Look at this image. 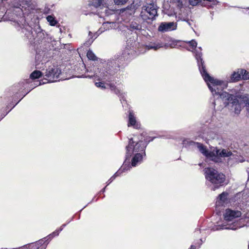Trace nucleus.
<instances>
[{
    "mask_svg": "<svg viewBox=\"0 0 249 249\" xmlns=\"http://www.w3.org/2000/svg\"><path fill=\"white\" fill-rule=\"evenodd\" d=\"M87 56L89 59L95 61L97 60V57L96 56L95 54L90 50H89L87 53Z\"/></svg>",
    "mask_w": 249,
    "mask_h": 249,
    "instance_id": "5701e85b",
    "label": "nucleus"
},
{
    "mask_svg": "<svg viewBox=\"0 0 249 249\" xmlns=\"http://www.w3.org/2000/svg\"><path fill=\"white\" fill-rule=\"evenodd\" d=\"M66 226V224H63L58 229L56 230L52 234L49 235V238H52L55 236L58 235L59 232L63 230V228Z\"/></svg>",
    "mask_w": 249,
    "mask_h": 249,
    "instance_id": "412c9836",
    "label": "nucleus"
},
{
    "mask_svg": "<svg viewBox=\"0 0 249 249\" xmlns=\"http://www.w3.org/2000/svg\"><path fill=\"white\" fill-rule=\"evenodd\" d=\"M42 75V73L40 71L36 70L31 73L30 77L32 79H36L40 78Z\"/></svg>",
    "mask_w": 249,
    "mask_h": 249,
    "instance_id": "a211bd4d",
    "label": "nucleus"
},
{
    "mask_svg": "<svg viewBox=\"0 0 249 249\" xmlns=\"http://www.w3.org/2000/svg\"><path fill=\"white\" fill-rule=\"evenodd\" d=\"M240 73H241V78L244 80H248L249 79V72L244 69H240Z\"/></svg>",
    "mask_w": 249,
    "mask_h": 249,
    "instance_id": "b1692460",
    "label": "nucleus"
},
{
    "mask_svg": "<svg viewBox=\"0 0 249 249\" xmlns=\"http://www.w3.org/2000/svg\"><path fill=\"white\" fill-rule=\"evenodd\" d=\"M93 40L92 39V38H91V39H89L88 41H87L85 44L87 45H90L91 43H92Z\"/></svg>",
    "mask_w": 249,
    "mask_h": 249,
    "instance_id": "473e14b6",
    "label": "nucleus"
},
{
    "mask_svg": "<svg viewBox=\"0 0 249 249\" xmlns=\"http://www.w3.org/2000/svg\"><path fill=\"white\" fill-rule=\"evenodd\" d=\"M212 160L215 162H222V158H227L228 164L232 165L235 163L242 162L235 151L232 152L229 149H218L215 147L212 150Z\"/></svg>",
    "mask_w": 249,
    "mask_h": 249,
    "instance_id": "7ed1b4c3",
    "label": "nucleus"
},
{
    "mask_svg": "<svg viewBox=\"0 0 249 249\" xmlns=\"http://www.w3.org/2000/svg\"><path fill=\"white\" fill-rule=\"evenodd\" d=\"M158 7L154 3H147L143 6L140 14L143 20L147 21L148 19L154 20L158 16L157 10Z\"/></svg>",
    "mask_w": 249,
    "mask_h": 249,
    "instance_id": "423d86ee",
    "label": "nucleus"
},
{
    "mask_svg": "<svg viewBox=\"0 0 249 249\" xmlns=\"http://www.w3.org/2000/svg\"><path fill=\"white\" fill-rule=\"evenodd\" d=\"M108 85L109 86L111 91H113L117 88L116 86L112 83L109 84Z\"/></svg>",
    "mask_w": 249,
    "mask_h": 249,
    "instance_id": "2f4dec72",
    "label": "nucleus"
},
{
    "mask_svg": "<svg viewBox=\"0 0 249 249\" xmlns=\"http://www.w3.org/2000/svg\"><path fill=\"white\" fill-rule=\"evenodd\" d=\"M124 168L122 167L117 172H116L108 180L107 185L110 184L117 177L119 176L123 172Z\"/></svg>",
    "mask_w": 249,
    "mask_h": 249,
    "instance_id": "6ab92c4d",
    "label": "nucleus"
},
{
    "mask_svg": "<svg viewBox=\"0 0 249 249\" xmlns=\"http://www.w3.org/2000/svg\"><path fill=\"white\" fill-rule=\"evenodd\" d=\"M241 214L242 213L240 211L226 209L224 213L225 222L219 229L236 230L243 227L244 224H242V219L237 221L235 220L236 218L240 217Z\"/></svg>",
    "mask_w": 249,
    "mask_h": 249,
    "instance_id": "f03ea898",
    "label": "nucleus"
},
{
    "mask_svg": "<svg viewBox=\"0 0 249 249\" xmlns=\"http://www.w3.org/2000/svg\"><path fill=\"white\" fill-rule=\"evenodd\" d=\"M240 70H238L237 71H234L231 75V80L232 81H238L241 78V73L240 72Z\"/></svg>",
    "mask_w": 249,
    "mask_h": 249,
    "instance_id": "f3484780",
    "label": "nucleus"
},
{
    "mask_svg": "<svg viewBox=\"0 0 249 249\" xmlns=\"http://www.w3.org/2000/svg\"><path fill=\"white\" fill-rule=\"evenodd\" d=\"M130 28L132 30H140L142 29V26L136 22L132 21L130 24Z\"/></svg>",
    "mask_w": 249,
    "mask_h": 249,
    "instance_id": "4be33fe9",
    "label": "nucleus"
},
{
    "mask_svg": "<svg viewBox=\"0 0 249 249\" xmlns=\"http://www.w3.org/2000/svg\"><path fill=\"white\" fill-rule=\"evenodd\" d=\"M155 137H151L147 135V133L143 129H141L140 135L138 136V139L142 140L143 143H146V146L150 142H152Z\"/></svg>",
    "mask_w": 249,
    "mask_h": 249,
    "instance_id": "f8f14e48",
    "label": "nucleus"
},
{
    "mask_svg": "<svg viewBox=\"0 0 249 249\" xmlns=\"http://www.w3.org/2000/svg\"><path fill=\"white\" fill-rule=\"evenodd\" d=\"M61 71L58 68L53 67H49L46 69L44 78L47 80L48 82H54L57 81Z\"/></svg>",
    "mask_w": 249,
    "mask_h": 249,
    "instance_id": "6e6552de",
    "label": "nucleus"
},
{
    "mask_svg": "<svg viewBox=\"0 0 249 249\" xmlns=\"http://www.w3.org/2000/svg\"><path fill=\"white\" fill-rule=\"evenodd\" d=\"M164 8L166 9V4H164Z\"/></svg>",
    "mask_w": 249,
    "mask_h": 249,
    "instance_id": "4c0bfd02",
    "label": "nucleus"
},
{
    "mask_svg": "<svg viewBox=\"0 0 249 249\" xmlns=\"http://www.w3.org/2000/svg\"><path fill=\"white\" fill-rule=\"evenodd\" d=\"M47 20L49 22L51 26H55L58 23L57 21L55 20V18L51 15L48 16L46 18Z\"/></svg>",
    "mask_w": 249,
    "mask_h": 249,
    "instance_id": "aec40b11",
    "label": "nucleus"
},
{
    "mask_svg": "<svg viewBox=\"0 0 249 249\" xmlns=\"http://www.w3.org/2000/svg\"><path fill=\"white\" fill-rule=\"evenodd\" d=\"M139 140L138 142H135L132 138L129 139L128 144L126 146L127 153L132 149L133 154L140 153L144 155V156L146 155L145 150L146 147V143H143L142 140Z\"/></svg>",
    "mask_w": 249,
    "mask_h": 249,
    "instance_id": "0eeeda50",
    "label": "nucleus"
},
{
    "mask_svg": "<svg viewBox=\"0 0 249 249\" xmlns=\"http://www.w3.org/2000/svg\"><path fill=\"white\" fill-rule=\"evenodd\" d=\"M106 186L104 188H103V189H102V192H105V189H106Z\"/></svg>",
    "mask_w": 249,
    "mask_h": 249,
    "instance_id": "c9c22d12",
    "label": "nucleus"
},
{
    "mask_svg": "<svg viewBox=\"0 0 249 249\" xmlns=\"http://www.w3.org/2000/svg\"><path fill=\"white\" fill-rule=\"evenodd\" d=\"M201 54V53L200 52H197L196 53V57L199 71L213 95V96L218 95L219 96V98L213 103V107H215L216 103L222 101V99L221 98V94L225 92H223L222 91L227 87L228 83L227 81L214 79L209 74L205 69L204 64V62L203 59L200 58Z\"/></svg>",
    "mask_w": 249,
    "mask_h": 249,
    "instance_id": "f257e3e1",
    "label": "nucleus"
},
{
    "mask_svg": "<svg viewBox=\"0 0 249 249\" xmlns=\"http://www.w3.org/2000/svg\"><path fill=\"white\" fill-rule=\"evenodd\" d=\"M196 144L197 148L199 151L204 156H205L207 158H210L212 160L213 159V154L212 151L209 152L208 150L207 149V147L203 145L202 143L199 142H194Z\"/></svg>",
    "mask_w": 249,
    "mask_h": 249,
    "instance_id": "9b49d317",
    "label": "nucleus"
},
{
    "mask_svg": "<svg viewBox=\"0 0 249 249\" xmlns=\"http://www.w3.org/2000/svg\"><path fill=\"white\" fill-rule=\"evenodd\" d=\"M201 1V0H189V2L190 5L194 6L197 5Z\"/></svg>",
    "mask_w": 249,
    "mask_h": 249,
    "instance_id": "c756f323",
    "label": "nucleus"
},
{
    "mask_svg": "<svg viewBox=\"0 0 249 249\" xmlns=\"http://www.w3.org/2000/svg\"><path fill=\"white\" fill-rule=\"evenodd\" d=\"M188 43L189 44L190 47L192 49V50H191V51H193V50H195L194 53L195 54V57H196V53L197 52H200L201 53H202V52H201L202 49H201V47H199L198 49H196L197 44L196 40H192L191 41H188ZM188 50L191 51L190 49H188ZM201 57H202V54H201L200 58L202 59ZM196 59L197 60V59Z\"/></svg>",
    "mask_w": 249,
    "mask_h": 249,
    "instance_id": "dca6fc26",
    "label": "nucleus"
},
{
    "mask_svg": "<svg viewBox=\"0 0 249 249\" xmlns=\"http://www.w3.org/2000/svg\"><path fill=\"white\" fill-rule=\"evenodd\" d=\"M171 29V22H161L158 27V31L164 33Z\"/></svg>",
    "mask_w": 249,
    "mask_h": 249,
    "instance_id": "4468645a",
    "label": "nucleus"
},
{
    "mask_svg": "<svg viewBox=\"0 0 249 249\" xmlns=\"http://www.w3.org/2000/svg\"><path fill=\"white\" fill-rule=\"evenodd\" d=\"M177 29V24L172 22V30H176Z\"/></svg>",
    "mask_w": 249,
    "mask_h": 249,
    "instance_id": "72a5a7b5",
    "label": "nucleus"
},
{
    "mask_svg": "<svg viewBox=\"0 0 249 249\" xmlns=\"http://www.w3.org/2000/svg\"><path fill=\"white\" fill-rule=\"evenodd\" d=\"M242 219V221L244 220V222L246 223V224L243 223L244 224V226L246 225L249 226V213H247L245 216L244 217V219Z\"/></svg>",
    "mask_w": 249,
    "mask_h": 249,
    "instance_id": "bb28decb",
    "label": "nucleus"
},
{
    "mask_svg": "<svg viewBox=\"0 0 249 249\" xmlns=\"http://www.w3.org/2000/svg\"><path fill=\"white\" fill-rule=\"evenodd\" d=\"M205 174L206 179L213 184L214 187L212 188L213 190H215L220 186L225 179V176L224 174L219 173L212 168H205Z\"/></svg>",
    "mask_w": 249,
    "mask_h": 249,
    "instance_id": "20e7f679",
    "label": "nucleus"
},
{
    "mask_svg": "<svg viewBox=\"0 0 249 249\" xmlns=\"http://www.w3.org/2000/svg\"><path fill=\"white\" fill-rule=\"evenodd\" d=\"M1 118H0V121L1 120Z\"/></svg>",
    "mask_w": 249,
    "mask_h": 249,
    "instance_id": "58836bf2",
    "label": "nucleus"
},
{
    "mask_svg": "<svg viewBox=\"0 0 249 249\" xmlns=\"http://www.w3.org/2000/svg\"><path fill=\"white\" fill-rule=\"evenodd\" d=\"M228 195L229 194L227 192H224L218 196L215 203L217 208L225 206L229 203Z\"/></svg>",
    "mask_w": 249,
    "mask_h": 249,
    "instance_id": "9d476101",
    "label": "nucleus"
},
{
    "mask_svg": "<svg viewBox=\"0 0 249 249\" xmlns=\"http://www.w3.org/2000/svg\"><path fill=\"white\" fill-rule=\"evenodd\" d=\"M221 108H222L221 107H217V110H220Z\"/></svg>",
    "mask_w": 249,
    "mask_h": 249,
    "instance_id": "e433bc0d",
    "label": "nucleus"
},
{
    "mask_svg": "<svg viewBox=\"0 0 249 249\" xmlns=\"http://www.w3.org/2000/svg\"><path fill=\"white\" fill-rule=\"evenodd\" d=\"M143 156L144 155H142V154L140 153L134 154V156L131 160V165L134 167L136 166L139 162L142 160Z\"/></svg>",
    "mask_w": 249,
    "mask_h": 249,
    "instance_id": "2eb2a0df",
    "label": "nucleus"
},
{
    "mask_svg": "<svg viewBox=\"0 0 249 249\" xmlns=\"http://www.w3.org/2000/svg\"><path fill=\"white\" fill-rule=\"evenodd\" d=\"M184 44V42L180 40H172V48H178L179 47H182Z\"/></svg>",
    "mask_w": 249,
    "mask_h": 249,
    "instance_id": "393cba45",
    "label": "nucleus"
},
{
    "mask_svg": "<svg viewBox=\"0 0 249 249\" xmlns=\"http://www.w3.org/2000/svg\"><path fill=\"white\" fill-rule=\"evenodd\" d=\"M102 3V0H93L92 1V5L95 7H98L101 6Z\"/></svg>",
    "mask_w": 249,
    "mask_h": 249,
    "instance_id": "a878e982",
    "label": "nucleus"
},
{
    "mask_svg": "<svg viewBox=\"0 0 249 249\" xmlns=\"http://www.w3.org/2000/svg\"><path fill=\"white\" fill-rule=\"evenodd\" d=\"M164 47L165 48H171V43L169 41L168 43L163 44L162 43H151L146 46V48L148 49H154V50H157L160 48Z\"/></svg>",
    "mask_w": 249,
    "mask_h": 249,
    "instance_id": "ddd939ff",
    "label": "nucleus"
},
{
    "mask_svg": "<svg viewBox=\"0 0 249 249\" xmlns=\"http://www.w3.org/2000/svg\"><path fill=\"white\" fill-rule=\"evenodd\" d=\"M95 84L97 87L101 88L103 89H105L106 88L104 82H96Z\"/></svg>",
    "mask_w": 249,
    "mask_h": 249,
    "instance_id": "c85d7f7f",
    "label": "nucleus"
},
{
    "mask_svg": "<svg viewBox=\"0 0 249 249\" xmlns=\"http://www.w3.org/2000/svg\"><path fill=\"white\" fill-rule=\"evenodd\" d=\"M128 0H114V3L117 5H123L127 2Z\"/></svg>",
    "mask_w": 249,
    "mask_h": 249,
    "instance_id": "cd10ccee",
    "label": "nucleus"
},
{
    "mask_svg": "<svg viewBox=\"0 0 249 249\" xmlns=\"http://www.w3.org/2000/svg\"><path fill=\"white\" fill-rule=\"evenodd\" d=\"M127 126H132L134 128L138 130L142 129L141 123L137 121L135 114L132 110L129 111Z\"/></svg>",
    "mask_w": 249,
    "mask_h": 249,
    "instance_id": "1a4fd4ad",
    "label": "nucleus"
},
{
    "mask_svg": "<svg viewBox=\"0 0 249 249\" xmlns=\"http://www.w3.org/2000/svg\"><path fill=\"white\" fill-rule=\"evenodd\" d=\"M113 91L114 92V93H115L116 95L118 96H120L122 94L121 90H120L117 88H116Z\"/></svg>",
    "mask_w": 249,
    "mask_h": 249,
    "instance_id": "7c9ffc66",
    "label": "nucleus"
},
{
    "mask_svg": "<svg viewBox=\"0 0 249 249\" xmlns=\"http://www.w3.org/2000/svg\"><path fill=\"white\" fill-rule=\"evenodd\" d=\"M221 98L225 105V106L231 105V107L234 109L235 113L238 114L242 108L241 104L238 100L232 94L227 92H223L221 94Z\"/></svg>",
    "mask_w": 249,
    "mask_h": 249,
    "instance_id": "39448f33",
    "label": "nucleus"
},
{
    "mask_svg": "<svg viewBox=\"0 0 249 249\" xmlns=\"http://www.w3.org/2000/svg\"><path fill=\"white\" fill-rule=\"evenodd\" d=\"M190 249H196L195 246L192 245Z\"/></svg>",
    "mask_w": 249,
    "mask_h": 249,
    "instance_id": "f704fd0d",
    "label": "nucleus"
}]
</instances>
